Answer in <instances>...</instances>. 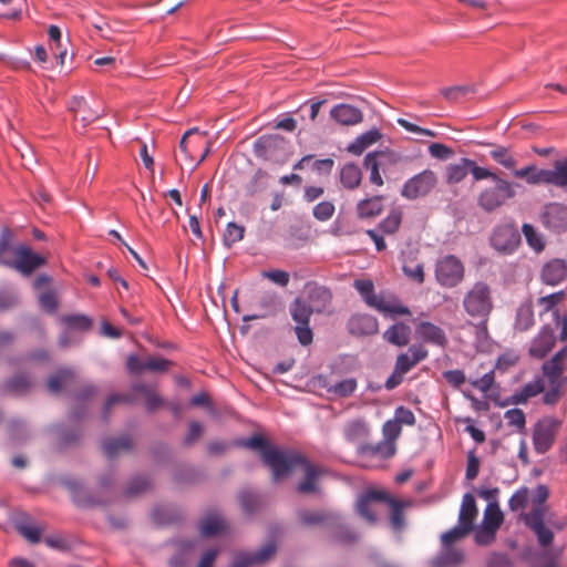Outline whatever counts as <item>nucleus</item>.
Returning a JSON list of instances; mask_svg holds the SVG:
<instances>
[{"instance_id": "nucleus-3", "label": "nucleus", "mask_w": 567, "mask_h": 567, "mask_svg": "<svg viewBox=\"0 0 567 567\" xmlns=\"http://www.w3.org/2000/svg\"><path fill=\"white\" fill-rule=\"evenodd\" d=\"M179 150L184 153L186 159L194 162L195 167L205 161L212 151V143L206 133L198 128H190L184 133L179 142Z\"/></svg>"}, {"instance_id": "nucleus-26", "label": "nucleus", "mask_w": 567, "mask_h": 567, "mask_svg": "<svg viewBox=\"0 0 567 567\" xmlns=\"http://www.w3.org/2000/svg\"><path fill=\"white\" fill-rule=\"evenodd\" d=\"M545 390V383L542 379H536L526 383L519 391L512 394L507 400L506 404H524L529 399L543 393Z\"/></svg>"}, {"instance_id": "nucleus-54", "label": "nucleus", "mask_w": 567, "mask_h": 567, "mask_svg": "<svg viewBox=\"0 0 567 567\" xmlns=\"http://www.w3.org/2000/svg\"><path fill=\"white\" fill-rule=\"evenodd\" d=\"M31 386V382L24 375H16L10 381H8L4 385L8 392L22 394L29 390Z\"/></svg>"}, {"instance_id": "nucleus-62", "label": "nucleus", "mask_w": 567, "mask_h": 567, "mask_svg": "<svg viewBox=\"0 0 567 567\" xmlns=\"http://www.w3.org/2000/svg\"><path fill=\"white\" fill-rule=\"evenodd\" d=\"M327 514L322 512L302 511L299 513L300 522L307 526L321 524L327 519Z\"/></svg>"}, {"instance_id": "nucleus-41", "label": "nucleus", "mask_w": 567, "mask_h": 567, "mask_svg": "<svg viewBox=\"0 0 567 567\" xmlns=\"http://www.w3.org/2000/svg\"><path fill=\"white\" fill-rule=\"evenodd\" d=\"M134 391L141 393L145 399V405L150 412H153L163 405V399L155 390L147 384L138 383L134 385Z\"/></svg>"}, {"instance_id": "nucleus-51", "label": "nucleus", "mask_w": 567, "mask_h": 567, "mask_svg": "<svg viewBox=\"0 0 567 567\" xmlns=\"http://www.w3.org/2000/svg\"><path fill=\"white\" fill-rule=\"evenodd\" d=\"M152 486V482L148 477L137 476L134 477L126 487V494L128 496H137L146 492Z\"/></svg>"}, {"instance_id": "nucleus-43", "label": "nucleus", "mask_w": 567, "mask_h": 567, "mask_svg": "<svg viewBox=\"0 0 567 567\" xmlns=\"http://www.w3.org/2000/svg\"><path fill=\"white\" fill-rule=\"evenodd\" d=\"M566 297L567 292L565 290H559L548 296L538 298L537 303L542 308L540 316L545 312H551L554 316V310H558L556 307L565 301Z\"/></svg>"}, {"instance_id": "nucleus-16", "label": "nucleus", "mask_w": 567, "mask_h": 567, "mask_svg": "<svg viewBox=\"0 0 567 567\" xmlns=\"http://www.w3.org/2000/svg\"><path fill=\"white\" fill-rule=\"evenodd\" d=\"M415 333L417 338L423 342L436 346L442 349L445 348L449 343L444 330L430 321L420 322L415 328Z\"/></svg>"}, {"instance_id": "nucleus-48", "label": "nucleus", "mask_w": 567, "mask_h": 567, "mask_svg": "<svg viewBox=\"0 0 567 567\" xmlns=\"http://www.w3.org/2000/svg\"><path fill=\"white\" fill-rule=\"evenodd\" d=\"M546 513V506L533 505L528 513H524L522 518L526 526L530 529L535 526L543 525Z\"/></svg>"}, {"instance_id": "nucleus-15", "label": "nucleus", "mask_w": 567, "mask_h": 567, "mask_svg": "<svg viewBox=\"0 0 567 567\" xmlns=\"http://www.w3.org/2000/svg\"><path fill=\"white\" fill-rule=\"evenodd\" d=\"M427 355L429 351L423 346L413 344L406 352L396 357L394 368L405 375L421 361L425 360Z\"/></svg>"}, {"instance_id": "nucleus-10", "label": "nucleus", "mask_w": 567, "mask_h": 567, "mask_svg": "<svg viewBox=\"0 0 567 567\" xmlns=\"http://www.w3.org/2000/svg\"><path fill=\"white\" fill-rule=\"evenodd\" d=\"M68 107L73 114L74 128L76 131L79 127L84 130L102 116V109L90 105L83 96H72Z\"/></svg>"}, {"instance_id": "nucleus-37", "label": "nucleus", "mask_w": 567, "mask_h": 567, "mask_svg": "<svg viewBox=\"0 0 567 567\" xmlns=\"http://www.w3.org/2000/svg\"><path fill=\"white\" fill-rule=\"evenodd\" d=\"M74 379L75 374L72 370L62 369L49 378L48 390L53 394H58L63 388H68L73 383Z\"/></svg>"}, {"instance_id": "nucleus-45", "label": "nucleus", "mask_w": 567, "mask_h": 567, "mask_svg": "<svg viewBox=\"0 0 567 567\" xmlns=\"http://www.w3.org/2000/svg\"><path fill=\"white\" fill-rule=\"evenodd\" d=\"M199 528L203 536H215L224 530L225 522L219 516H207L200 522Z\"/></svg>"}, {"instance_id": "nucleus-36", "label": "nucleus", "mask_w": 567, "mask_h": 567, "mask_svg": "<svg viewBox=\"0 0 567 567\" xmlns=\"http://www.w3.org/2000/svg\"><path fill=\"white\" fill-rule=\"evenodd\" d=\"M343 434L350 443L361 442L369 435V426L362 420H353L344 425Z\"/></svg>"}, {"instance_id": "nucleus-9", "label": "nucleus", "mask_w": 567, "mask_h": 567, "mask_svg": "<svg viewBox=\"0 0 567 567\" xmlns=\"http://www.w3.org/2000/svg\"><path fill=\"white\" fill-rule=\"evenodd\" d=\"M436 174L431 169H424L404 183L402 196L408 199L426 196L436 186Z\"/></svg>"}, {"instance_id": "nucleus-4", "label": "nucleus", "mask_w": 567, "mask_h": 567, "mask_svg": "<svg viewBox=\"0 0 567 567\" xmlns=\"http://www.w3.org/2000/svg\"><path fill=\"white\" fill-rule=\"evenodd\" d=\"M493 187L485 188L477 198L478 206L485 212H493L503 206L506 200L515 197L514 185L499 177Z\"/></svg>"}, {"instance_id": "nucleus-39", "label": "nucleus", "mask_w": 567, "mask_h": 567, "mask_svg": "<svg viewBox=\"0 0 567 567\" xmlns=\"http://www.w3.org/2000/svg\"><path fill=\"white\" fill-rule=\"evenodd\" d=\"M131 447L132 440L128 436L107 439L103 442V451L109 458H114L121 453L130 451Z\"/></svg>"}, {"instance_id": "nucleus-17", "label": "nucleus", "mask_w": 567, "mask_h": 567, "mask_svg": "<svg viewBox=\"0 0 567 567\" xmlns=\"http://www.w3.org/2000/svg\"><path fill=\"white\" fill-rule=\"evenodd\" d=\"M276 549L277 548L275 543L269 542L255 553L246 554L235 558L229 567H251L255 565L265 564L271 557H274Z\"/></svg>"}, {"instance_id": "nucleus-35", "label": "nucleus", "mask_w": 567, "mask_h": 567, "mask_svg": "<svg viewBox=\"0 0 567 567\" xmlns=\"http://www.w3.org/2000/svg\"><path fill=\"white\" fill-rule=\"evenodd\" d=\"M472 159L461 158L457 163L450 164L446 167V182L449 184L461 183L470 173Z\"/></svg>"}, {"instance_id": "nucleus-5", "label": "nucleus", "mask_w": 567, "mask_h": 567, "mask_svg": "<svg viewBox=\"0 0 567 567\" xmlns=\"http://www.w3.org/2000/svg\"><path fill=\"white\" fill-rule=\"evenodd\" d=\"M464 265L454 255H446L437 260L435 265V279L439 285L446 288H454L464 279Z\"/></svg>"}, {"instance_id": "nucleus-52", "label": "nucleus", "mask_w": 567, "mask_h": 567, "mask_svg": "<svg viewBox=\"0 0 567 567\" xmlns=\"http://www.w3.org/2000/svg\"><path fill=\"white\" fill-rule=\"evenodd\" d=\"M245 228L235 223H229L224 234V243L230 247L244 238Z\"/></svg>"}, {"instance_id": "nucleus-57", "label": "nucleus", "mask_w": 567, "mask_h": 567, "mask_svg": "<svg viewBox=\"0 0 567 567\" xmlns=\"http://www.w3.org/2000/svg\"><path fill=\"white\" fill-rule=\"evenodd\" d=\"M17 529L19 534L22 535L31 544H37L40 542L42 530L39 527L24 523H18Z\"/></svg>"}, {"instance_id": "nucleus-22", "label": "nucleus", "mask_w": 567, "mask_h": 567, "mask_svg": "<svg viewBox=\"0 0 567 567\" xmlns=\"http://www.w3.org/2000/svg\"><path fill=\"white\" fill-rule=\"evenodd\" d=\"M330 116L340 125L350 126L362 122V112L350 104L341 103L333 106Z\"/></svg>"}, {"instance_id": "nucleus-2", "label": "nucleus", "mask_w": 567, "mask_h": 567, "mask_svg": "<svg viewBox=\"0 0 567 567\" xmlns=\"http://www.w3.org/2000/svg\"><path fill=\"white\" fill-rule=\"evenodd\" d=\"M463 307L470 317L487 319L493 310L491 287L484 281L475 282L465 293Z\"/></svg>"}, {"instance_id": "nucleus-63", "label": "nucleus", "mask_w": 567, "mask_h": 567, "mask_svg": "<svg viewBox=\"0 0 567 567\" xmlns=\"http://www.w3.org/2000/svg\"><path fill=\"white\" fill-rule=\"evenodd\" d=\"M383 435L385 442L394 443L402 432V426L395 420H389L383 424Z\"/></svg>"}, {"instance_id": "nucleus-38", "label": "nucleus", "mask_w": 567, "mask_h": 567, "mask_svg": "<svg viewBox=\"0 0 567 567\" xmlns=\"http://www.w3.org/2000/svg\"><path fill=\"white\" fill-rule=\"evenodd\" d=\"M493 148L489 152V156L501 166L506 169L514 171L517 166V159L513 155L512 151L507 146L492 145Z\"/></svg>"}, {"instance_id": "nucleus-60", "label": "nucleus", "mask_w": 567, "mask_h": 567, "mask_svg": "<svg viewBox=\"0 0 567 567\" xmlns=\"http://www.w3.org/2000/svg\"><path fill=\"white\" fill-rule=\"evenodd\" d=\"M334 205L331 202H320L313 207V216L318 220L326 221L334 214Z\"/></svg>"}, {"instance_id": "nucleus-19", "label": "nucleus", "mask_w": 567, "mask_h": 567, "mask_svg": "<svg viewBox=\"0 0 567 567\" xmlns=\"http://www.w3.org/2000/svg\"><path fill=\"white\" fill-rule=\"evenodd\" d=\"M370 307L391 317L411 315L410 309L403 306L394 296L378 295L375 299L370 302Z\"/></svg>"}, {"instance_id": "nucleus-59", "label": "nucleus", "mask_w": 567, "mask_h": 567, "mask_svg": "<svg viewBox=\"0 0 567 567\" xmlns=\"http://www.w3.org/2000/svg\"><path fill=\"white\" fill-rule=\"evenodd\" d=\"M171 365L169 360L159 357H148L144 360V370L152 372H165Z\"/></svg>"}, {"instance_id": "nucleus-50", "label": "nucleus", "mask_w": 567, "mask_h": 567, "mask_svg": "<svg viewBox=\"0 0 567 567\" xmlns=\"http://www.w3.org/2000/svg\"><path fill=\"white\" fill-rule=\"evenodd\" d=\"M513 175L517 178H525L529 185L543 184L539 179L540 169H537L536 165L530 164L519 169H514Z\"/></svg>"}, {"instance_id": "nucleus-47", "label": "nucleus", "mask_w": 567, "mask_h": 567, "mask_svg": "<svg viewBox=\"0 0 567 567\" xmlns=\"http://www.w3.org/2000/svg\"><path fill=\"white\" fill-rule=\"evenodd\" d=\"M522 231L529 247L536 252H540L545 248V241L542 234H539L530 224H524Z\"/></svg>"}, {"instance_id": "nucleus-28", "label": "nucleus", "mask_w": 567, "mask_h": 567, "mask_svg": "<svg viewBox=\"0 0 567 567\" xmlns=\"http://www.w3.org/2000/svg\"><path fill=\"white\" fill-rule=\"evenodd\" d=\"M383 339L393 346L405 347L411 339V328L403 322L394 323L383 332Z\"/></svg>"}, {"instance_id": "nucleus-31", "label": "nucleus", "mask_w": 567, "mask_h": 567, "mask_svg": "<svg viewBox=\"0 0 567 567\" xmlns=\"http://www.w3.org/2000/svg\"><path fill=\"white\" fill-rule=\"evenodd\" d=\"M477 516V507L475 498L472 494L467 493L463 496L460 514L458 524L464 526L466 529L472 530L474 520Z\"/></svg>"}, {"instance_id": "nucleus-12", "label": "nucleus", "mask_w": 567, "mask_h": 567, "mask_svg": "<svg viewBox=\"0 0 567 567\" xmlns=\"http://www.w3.org/2000/svg\"><path fill=\"white\" fill-rule=\"evenodd\" d=\"M297 455L301 460L293 462V464L289 466V470L287 471V474L285 476L291 473L297 466H302L305 472V478L298 484L297 489L300 494L316 493L318 491L317 481L319 476L322 474V470L317 465L308 462V460L302 454L297 452Z\"/></svg>"}, {"instance_id": "nucleus-14", "label": "nucleus", "mask_w": 567, "mask_h": 567, "mask_svg": "<svg viewBox=\"0 0 567 567\" xmlns=\"http://www.w3.org/2000/svg\"><path fill=\"white\" fill-rule=\"evenodd\" d=\"M566 359L567 347L560 349L550 360L543 363L542 371L544 377L547 378L548 384H564L561 375L566 369Z\"/></svg>"}, {"instance_id": "nucleus-55", "label": "nucleus", "mask_w": 567, "mask_h": 567, "mask_svg": "<svg viewBox=\"0 0 567 567\" xmlns=\"http://www.w3.org/2000/svg\"><path fill=\"white\" fill-rule=\"evenodd\" d=\"M238 497L241 508L246 513H254L259 506V497L251 491H243Z\"/></svg>"}, {"instance_id": "nucleus-42", "label": "nucleus", "mask_w": 567, "mask_h": 567, "mask_svg": "<svg viewBox=\"0 0 567 567\" xmlns=\"http://www.w3.org/2000/svg\"><path fill=\"white\" fill-rule=\"evenodd\" d=\"M534 324V310L530 301L522 303L516 313V328L520 331L528 330Z\"/></svg>"}, {"instance_id": "nucleus-64", "label": "nucleus", "mask_w": 567, "mask_h": 567, "mask_svg": "<svg viewBox=\"0 0 567 567\" xmlns=\"http://www.w3.org/2000/svg\"><path fill=\"white\" fill-rule=\"evenodd\" d=\"M355 389H357V381H355V379H352V378L342 380V381L336 383L332 388L333 392L342 398L351 395Z\"/></svg>"}, {"instance_id": "nucleus-25", "label": "nucleus", "mask_w": 567, "mask_h": 567, "mask_svg": "<svg viewBox=\"0 0 567 567\" xmlns=\"http://www.w3.org/2000/svg\"><path fill=\"white\" fill-rule=\"evenodd\" d=\"M306 292L308 297L307 303L317 312H321L332 299L330 290L317 284H308Z\"/></svg>"}, {"instance_id": "nucleus-53", "label": "nucleus", "mask_w": 567, "mask_h": 567, "mask_svg": "<svg viewBox=\"0 0 567 567\" xmlns=\"http://www.w3.org/2000/svg\"><path fill=\"white\" fill-rule=\"evenodd\" d=\"M62 320L69 328L81 331H86L92 326V320L83 315L65 316Z\"/></svg>"}, {"instance_id": "nucleus-7", "label": "nucleus", "mask_w": 567, "mask_h": 567, "mask_svg": "<svg viewBox=\"0 0 567 567\" xmlns=\"http://www.w3.org/2000/svg\"><path fill=\"white\" fill-rule=\"evenodd\" d=\"M561 426V421L554 416L540 419L534 426L533 444L537 453L544 454L550 450Z\"/></svg>"}, {"instance_id": "nucleus-11", "label": "nucleus", "mask_w": 567, "mask_h": 567, "mask_svg": "<svg viewBox=\"0 0 567 567\" xmlns=\"http://www.w3.org/2000/svg\"><path fill=\"white\" fill-rule=\"evenodd\" d=\"M520 244V235L514 224L497 226L491 237V245L501 254H512Z\"/></svg>"}, {"instance_id": "nucleus-6", "label": "nucleus", "mask_w": 567, "mask_h": 567, "mask_svg": "<svg viewBox=\"0 0 567 567\" xmlns=\"http://www.w3.org/2000/svg\"><path fill=\"white\" fill-rule=\"evenodd\" d=\"M13 259H2V265L12 268L23 276H30L35 269L45 265V257L35 254L27 245H19L13 249Z\"/></svg>"}, {"instance_id": "nucleus-32", "label": "nucleus", "mask_w": 567, "mask_h": 567, "mask_svg": "<svg viewBox=\"0 0 567 567\" xmlns=\"http://www.w3.org/2000/svg\"><path fill=\"white\" fill-rule=\"evenodd\" d=\"M463 558L464 556L461 549L447 546L431 561V566L457 567L462 564Z\"/></svg>"}, {"instance_id": "nucleus-24", "label": "nucleus", "mask_w": 567, "mask_h": 567, "mask_svg": "<svg viewBox=\"0 0 567 567\" xmlns=\"http://www.w3.org/2000/svg\"><path fill=\"white\" fill-rule=\"evenodd\" d=\"M384 501H389L385 492L377 489L369 491L358 499L357 511L368 522L374 523L377 518L372 508V503Z\"/></svg>"}, {"instance_id": "nucleus-21", "label": "nucleus", "mask_w": 567, "mask_h": 567, "mask_svg": "<svg viewBox=\"0 0 567 567\" xmlns=\"http://www.w3.org/2000/svg\"><path fill=\"white\" fill-rule=\"evenodd\" d=\"M567 278V264L561 259H553L544 265L540 279L548 286H557Z\"/></svg>"}, {"instance_id": "nucleus-58", "label": "nucleus", "mask_w": 567, "mask_h": 567, "mask_svg": "<svg viewBox=\"0 0 567 567\" xmlns=\"http://www.w3.org/2000/svg\"><path fill=\"white\" fill-rule=\"evenodd\" d=\"M471 530L470 529H466L464 526L462 525H457L455 526L454 528L450 529L449 532L444 533L441 537V540H442V544H443V547H451V545L463 538L464 536H466Z\"/></svg>"}, {"instance_id": "nucleus-30", "label": "nucleus", "mask_w": 567, "mask_h": 567, "mask_svg": "<svg viewBox=\"0 0 567 567\" xmlns=\"http://www.w3.org/2000/svg\"><path fill=\"white\" fill-rule=\"evenodd\" d=\"M382 138V133L378 128H371L361 135L347 147V151L354 155H361L368 147Z\"/></svg>"}, {"instance_id": "nucleus-34", "label": "nucleus", "mask_w": 567, "mask_h": 567, "mask_svg": "<svg viewBox=\"0 0 567 567\" xmlns=\"http://www.w3.org/2000/svg\"><path fill=\"white\" fill-rule=\"evenodd\" d=\"M362 173L353 163L344 164L340 169V182L348 189H355L361 184Z\"/></svg>"}, {"instance_id": "nucleus-56", "label": "nucleus", "mask_w": 567, "mask_h": 567, "mask_svg": "<svg viewBox=\"0 0 567 567\" xmlns=\"http://www.w3.org/2000/svg\"><path fill=\"white\" fill-rule=\"evenodd\" d=\"M504 417L509 426H514L518 431L525 429L526 417L525 413L520 409H512L506 411Z\"/></svg>"}, {"instance_id": "nucleus-23", "label": "nucleus", "mask_w": 567, "mask_h": 567, "mask_svg": "<svg viewBox=\"0 0 567 567\" xmlns=\"http://www.w3.org/2000/svg\"><path fill=\"white\" fill-rule=\"evenodd\" d=\"M543 184L564 188L567 186V158L555 161L553 169H540Z\"/></svg>"}, {"instance_id": "nucleus-18", "label": "nucleus", "mask_w": 567, "mask_h": 567, "mask_svg": "<svg viewBox=\"0 0 567 567\" xmlns=\"http://www.w3.org/2000/svg\"><path fill=\"white\" fill-rule=\"evenodd\" d=\"M348 330L353 336H372L378 332V319L371 315L357 313L348 321Z\"/></svg>"}, {"instance_id": "nucleus-27", "label": "nucleus", "mask_w": 567, "mask_h": 567, "mask_svg": "<svg viewBox=\"0 0 567 567\" xmlns=\"http://www.w3.org/2000/svg\"><path fill=\"white\" fill-rule=\"evenodd\" d=\"M504 522V515L498 506L497 502H491L487 504L484 518H483V529L485 533L489 534L491 538L495 537L496 530L501 527Z\"/></svg>"}, {"instance_id": "nucleus-46", "label": "nucleus", "mask_w": 567, "mask_h": 567, "mask_svg": "<svg viewBox=\"0 0 567 567\" xmlns=\"http://www.w3.org/2000/svg\"><path fill=\"white\" fill-rule=\"evenodd\" d=\"M360 452L362 454L369 453L371 455H380L382 458H390L395 454L396 447L395 443L382 442L378 445L362 446Z\"/></svg>"}, {"instance_id": "nucleus-33", "label": "nucleus", "mask_w": 567, "mask_h": 567, "mask_svg": "<svg viewBox=\"0 0 567 567\" xmlns=\"http://www.w3.org/2000/svg\"><path fill=\"white\" fill-rule=\"evenodd\" d=\"M383 196H373L362 199L357 205V214L360 218H372L383 210Z\"/></svg>"}, {"instance_id": "nucleus-13", "label": "nucleus", "mask_w": 567, "mask_h": 567, "mask_svg": "<svg viewBox=\"0 0 567 567\" xmlns=\"http://www.w3.org/2000/svg\"><path fill=\"white\" fill-rule=\"evenodd\" d=\"M257 155L266 161L285 162L287 142L280 136L260 137L256 144Z\"/></svg>"}, {"instance_id": "nucleus-29", "label": "nucleus", "mask_w": 567, "mask_h": 567, "mask_svg": "<svg viewBox=\"0 0 567 567\" xmlns=\"http://www.w3.org/2000/svg\"><path fill=\"white\" fill-rule=\"evenodd\" d=\"M544 224L551 229H559L567 225V207L551 204L543 215Z\"/></svg>"}, {"instance_id": "nucleus-8", "label": "nucleus", "mask_w": 567, "mask_h": 567, "mask_svg": "<svg viewBox=\"0 0 567 567\" xmlns=\"http://www.w3.org/2000/svg\"><path fill=\"white\" fill-rule=\"evenodd\" d=\"M313 313V308H311L307 301L297 298L290 305V315L296 322L295 332L299 342L302 346H308L313 340L312 330L309 327L310 317Z\"/></svg>"}, {"instance_id": "nucleus-20", "label": "nucleus", "mask_w": 567, "mask_h": 567, "mask_svg": "<svg viewBox=\"0 0 567 567\" xmlns=\"http://www.w3.org/2000/svg\"><path fill=\"white\" fill-rule=\"evenodd\" d=\"M556 342L553 328L544 326L534 338L529 348V354L536 359H543L554 348Z\"/></svg>"}, {"instance_id": "nucleus-44", "label": "nucleus", "mask_w": 567, "mask_h": 567, "mask_svg": "<svg viewBox=\"0 0 567 567\" xmlns=\"http://www.w3.org/2000/svg\"><path fill=\"white\" fill-rule=\"evenodd\" d=\"M402 210L400 208H392L388 216L379 224V228L386 235L395 234L402 223Z\"/></svg>"}, {"instance_id": "nucleus-40", "label": "nucleus", "mask_w": 567, "mask_h": 567, "mask_svg": "<svg viewBox=\"0 0 567 567\" xmlns=\"http://www.w3.org/2000/svg\"><path fill=\"white\" fill-rule=\"evenodd\" d=\"M383 155L382 152L368 153L364 157L363 165L370 172V182L377 186L383 185V178L380 174V162L378 157Z\"/></svg>"}, {"instance_id": "nucleus-49", "label": "nucleus", "mask_w": 567, "mask_h": 567, "mask_svg": "<svg viewBox=\"0 0 567 567\" xmlns=\"http://www.w3.org/2000/svg\"><path fill=\"white\" fill-rule=\"evenodd\" d=\"M354 288L360 293L363 301L370 307L378 295L374 292L373 281L370 279H357L353 282Z\"/></svg>"}, {"instance_id": "nucleus-61", "label": "nucleus", "mask_w": 567, "mask_h": 567, "mask_svg": "<svg viewBox=\"0 0 567 567\" xmlns=\"http://www.w3.org/2000/svg\"><path fill=\"white\" fill-rule=\"evenodd\" d=\"M262 277L269 279L280 287H287L290 280V275L287 271L280 269L262 271Z\"/></svg>"}, {"instance_id": "nucleus-1", "label": "nucleus", "mask_w": 567, "mask_h": 567, "mask_svg": "<svg viewBox=\"0 0 567 567\" xmlns=\"http://www.w3.org/2000/svg\"><path fill=\"white\" fill-rule=\"evenodd\" d=\"M245 446L258 450L262 462L272 472L274 481H278L287 474L289 466L301 458L297 452L290 450H280L269 444L262 436L255 435L248 439Z\"/></svg>"}]
</instances>
